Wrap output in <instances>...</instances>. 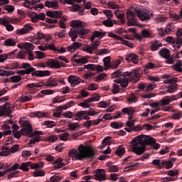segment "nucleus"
Here are the masks:
<instances>
[{
    "label": "nucleus",
    "mask_w": 182,
    "mask_h": 182,
    "mask_svg": "<svg viewBox=\"0 0 182 182\" xmlns=\"http://www.w3.org/2000/svg\"><path fill=\"white\" fill-rule=\"evenodd\" d=\"M181 36H182V28H179L176 32V45L173 46V49L175 50H177V49H180V48H181V45H182Z\"/></svg>",
    "instance_id": "obj_15"
},
{
    "label": "nucleus",
    "mask_w": 182,
    "mask_h": 182,
    "mask_svg": "<svg viewBox=\"0 0 182 182\" xmlns=\"http://www.w3.org/2000/svg\"><path fill=\"white\" fill-rule=\"evenodd\" d=\"M29 166H31V162H23L21 164V166L19 167V170H22L23 171H29Z\"/></svg>",
    "instance_id": "obj_35"
},
{
    "label": "nucleus",
    "mask_w": 182,
    "mask_h": 182,
    "mask_svg": "<svg viewBox=\"0 0 182 182\" xmlns=\"http://www.w3.org/2000/svg\"><path fill=\"white\" fill-rule=\"evenodd\" d=\"M102 23L107 28H112V26H113V21H112V18H107V19L105 20Z\"/></svg>",
    "instance_id": "obj_44"
},
{
    "label": "nucleus",
    "mask_w": 182,
    "mask_h": 182,
    "mask_svg": "<svg viewBox=\"0 0 182 182\" xmlns=\"http://www.w3.org/2000/svg\"><path fill=\"white\" fill-rule=\"evenodd\" d=\"M125 60L129 63L132 62L135 65H137L140 60L139 59V56L133 53H128L125 55Z\"/></svg>",
    "instance_id": "obj_16"
},
{
    "label": "nucleus",
    "mask_w": 182,
    "mask_h": 182,
    "mask_svg": "<svg viewBox=\"0 0 182 182\" xmlns=\"http://www.w3.org/2000/svg\"><path fill=\"white\" fill-rule=\"evenodd\" d=\"M74 9L75 11H77L78 14H80V16L85 15V8L80 6V5L79 4L74 5Z\"/></svg>",
    "instance_id": "obj_40"
},
{
    "label": "nucleus",
    "mask_w": 182,
    "mask_h": 182,
    "mask_svg": "<svg viewBox=\"0 0 182 182\" xmlns=\"http://www.w3.org/2000/svg\"><path fill=\"white\" fill-rule=\"evenodd\" d=\"M103 14L108 18H113V11L112 10H103Z\"/></svg>",
    "instance_id": "obj_60"
},
{
    "label": "nucleus",
    "mask_w": 182,
    "mask_h": 182,
    "mask_svg": "<svg viewBox=\"0 0 182 182\" xmlns=\"http://www.w3.org/2000/svg\"><path fill=\"white\" fill-rule=\"evenodd\" d=\"M85 69H87L88 70L95 71L97 70V72H103L105 68L100 65H95V64H88L85 65L84 67H81L78 68V70L80 72L85 70Z\"/></svg>",
    "instance_id": "obj_11"
},
{
    "label": "nucleus",
    "mask_w": 182,
    "mask_h": 182,
    "mask_svg": "<svg viewBox=\"0 0 182 182\" xmlns=\"http://www.w3.org/2000/svg\"><path fill=\"white\" fill-rule=\"evenodd\" d=\"M18 21L16 18H12L11 17H4L0 18L1 25H8L10 23H16Z\"/></svg>",
    "instance_id": "obj_21"
},
{
    "label": "nucleus",
    "mask_w": 182,
    "mask_h": 182,
    "mask_svg": "<svg viewBox=\"0 0 182 182\" xmlns=\"http://www.w3.org/2000/svg\"><path fill=\"white\" fill-rule=\"evenodd\" d=\"M33 31V27L29 24L26 23L22 28H18L16 31V35H26V33H30Z\"/></svg>",
    "instance_id": "obj_12"
},
{
    "label": "nucleus",
    "mask_w": 182,
    "mask_h": 182,
    "mask_svg": "<svg viewBox=\"0 0 182 182\" xmlns=\"http://www.w3.org/2000/svg\"><path fill=\"white\" fill-rule=\"evenodd\" d=\"M100 100V95L96 94L94 97L87 99V102L92 103L93 102H99Z\"/></svg>",
    "instance_id": "obj_48"
},
{
    "label": "nucleus",
    "mask_w": 182,
    "mask_h": 182,
    "mask_svg": "<svg viewBox=\"0 0 182 182\" xmlns=\"http://www.w3.org/2000/svg\"><path fill=\"white\" fill-rule=\"evenodd\" d=\"M44 124L47 126V127L52 128L56 126V122L48 120L44 122Z\"/></svg>",
    "instance_id": "obj_59"
},
{
    "label": "nucleus",
    "mask_w": 182,
    "mask_h": 182,
    "mask_svg": "<svg viewBox=\"0 0 182 182\" xmlns=\"http://www.w3.org/2000/svg\"><path fill=\"white\" fill-rule=\"evenodd\" d=\"M41 141V136H37L30 140L29 144H35V143H39Z\"/></svg>",
    "instance_id": "obj_62"
},
{
    "label": "nucleus",
    "mask_w": 182,
    "mask_h": 182,
    "mask_svg": "<svg viewBox=\"0 0 182 182\" xmlns=\"http://www.w3.org/2000/svg\"><path fill=\"white\" fill-rule=\"evenodd\" d=\"M4 11H7V12L11 13V12H14V11H15V6H11V5L4 6Z\"/></svg>",
    "instance_id": "obj_63"
},
{
    "label": "nucleus",
    "mask_w": 182,
    "mask_h": 182,
    "mask_svg": "<svg viewBox=\"0 0 182 182\" xmlns=\"http://www.w3.org/2000/svg\"><path fill=\"white\" fill-rule=\"evenodd\" d=\"M58 140V136L56 135L51 134L46 138V141H50V143H55Z\"/></svg>",
    "instance_id": "obj_49"
},
{
    "label": "nucleus",
    "mask_w": 182,
    "mask_h": 182,
    "mask_svg": "<svg viewBox=\"0 0 182 182\" xmlns=\"http://www.w3.org/2000/svg\"><path fill=\"white\" fill-rule=\"evenodd\" d=\"M19 123L21 126L23 127V136H42L43 135V132L41 131H35L33 132V129H32V125L28 120H22L20 119Z\"/></svg>",
    "instance_id": "obj_9"
},
{
    "label": "nucleus",
    "mask_w": 182,
    "mask_h": 182,
    "mask_svg": "<svg viewBox=\"0 0 182 182\" xmlns=\"http://www.w3.org/2000/svg\"><path fill=\"white\" fill-rule=\"evenodd\" d=\"M5 46H15L16 45V41L13 38H8L4 41Z\"/></svg>",
    "instance_id": "obj_41"
},
{
    "label": "nucleus",
    "mask_w": 182,
    "mask_h": 182,
    "mask_svg": "<svg viewBox=\"0 0 182 182\" xmlns=\"http://www.w3.org/2000/svg\"><path fill=\"white\" fill-rule=\"evenodd\" d=\"M19 164H14L11 168H7L6 171H0V177H2V176H5L6 173L11 172V171H15V170L19 169Z\"/></svg>",
    "instance_id": "obj_27"
},
{
    "label": "nucleus",
    "mask_w": 182,
    "mask_h": 182,
    "mask_svg": "<svg viewBox=\"0 0 182 182\" xmlns=\"http://www.w3.org/2000/svg\"><path fill=\"white\" fill-rule=\"evenodd\" d=\"M23 48H24L26 52H32L35 49V46L31 43H25L23 44Z\"/></svg>",
    "instance_id": "obj_34"
},
{
    "label": "nucleus",
    "mask_w": 182,
    "mask_h": 182,
    "mask_svg": "<svg viewBox=\"0 0 182 182\" xmlns=\"http://www.w3.org/2000/svg\"><path fill=\"white\" fill-rule=\"evenodd\" d=\"M161 164L162 167H165V168H166V170H168L173 167V164L171 161L164 160L161 161Z\"/></svg>",
    "instance_id": "obj_33"
},
{
    "label": "nucleus",
    "mask_w": 182,
    "mask_h": 182,
    "mask_svg": "<svg viewBox=\"0 0 182 182\" xmlns=\"http://www.w3.org/2000/svg\"><path fill=\"white\" fill-rule=\"evenodd\" d=\"M68 80L70 85H73V86H76V85H79L80 82H82V79L77 76L70 75L68 77Z\"/></svg>",
    "instance_id": "obj_23"
},
{
    "label": "nucleus",
    "mask_w": 182,
    "mask_h": 182,
    "mask_svg": "<svg viewBox=\"0 0 182 182\" xmlns=\"http://www.w3.org/2000/svg\"><path fill=\"white\" fill-rule=\"evenodd\" d=\"M10 80L13 83H16L17 82H21V80H22V77L21 75H14L10 77Z\"/></svg>",
    "instance_id": "obj_52"
},
{
    "label": "nucleus",
    "mask_w": 182,
    "mask_h": 182,
    "mask_svg": "<svg viewBox=\"0 0 182 182\" xmlns=\"http://www.w3.org/2000/svg\"><path fill=\"white\" fill-rule=\"evenodd\" d=\"M46 86H48V87H56V86H58V82H56L55 78H49L46 82Z\"/></svg>",
    "instance_id": "obj_32"
},
{
    "label": "nucleus",
    "mask_w": 182,
    "mask_h": 182,
    "mask_svg": "<svg viewBox=\"0 0 182 182\" xmlns=\"http://www.w3.org/2000/svg\"><path fill=\"white\" fill-rule=\"evenodd\" d=\"M143 141V135H139L131 141V144L134 146L132 147L133 153L138 156H141L146 151V146H152L155 150L160 149V144L156 143V139L153 137L146 136Z\"/></svg>",
    "instance_id": "obj_2"
},
{
    "label": "nucleus",
    "mask_w": 182,
    "mask_h": 182,
    "mask_svg": "<svg viewBox=\"0 0 182 182\" xmlns=\"http://www.w3.org/2000/svg\"><path fill=\"white\" fill-rule=\"evenodd\" d=\"M68 156L72 160H93L96 156V153L93 149H89L88 146H85L83 144H80L77 149H73L68 152Z\"/></svg>",
    "instance_id": "obj_3"
},
{
    "label": "nucleus",
    "mask_w": 182,
    "mask_h": 182,
    "mask_svg": "<svg viewBox=\"0 0 182 182\" xmlns=\"http://www.w3.org/2000/svg\"><path fill=\"white\" fill-rule=\"evenodd\" d=\"M140 19V21H149L150 18L153 16V14L149 11H141L139 9H135V13L132 11V10L128 9L127 11V26H136L137 23L136 22V18Z\"/></svg>",
    "instance_id": "obj_6"
},
{
    "label": "nucleus",
    "mask_w": 182,
    "mask_h": 182,
    "mask_svg": "<svg viewBox=\"0 0 182 182\" xmlns=\"http://www.w3.org/2000/svg\"><path fill=\"white\" fill-rule=\"evenodd\" d=\"M26 87H28V89H31V90H36L37 87H42V85L38 83H31L28 84Z\"/></svg>",
    "instance_id": "obj_47"
},
{
    "label": "nucleus",
    "mask_w": 182,
    "mask_h": 182,
    "mask_svg": "<svg viewBox=\"0 0 182 182\" xmlns=\"http://www.w3.org/2000/svg\"><path fill=\"white\" fill-rule=\"evenodd\" d=\"M141 34L143 38H150L151 36V33L149 30H142Z\"/></svg>",
    "instance_id": "obj_64"
},
{
    "label": "nucleus",
    "mask_w": 182,
    "mask_h": 182,
    "mask_svg": "<svg viewBox=\"0 0 182 182\" xmlns=\"http://www.w3.org/2000/svg\"><path fill=\"white\" fill-rule=\"evenodd\" d=\"M111 127H112V129H122L123 124H122V122L117 123V122H114L111 123Z\"/></svg>",
    "instance_id": "obj_55"
},
{
    "label": "nucleus",
    "mask_w": 182,
    "mask_h": 182,
    "mask_svg": "<svg viewBox=\"0 0 182 182\" xmlns=\"http://www.w3.org/2000/svg\"><path fill=\"white\" fill-rule=\"evenodd\" d=\"M14 2H18L19 0H13ZM41 0H26L23 3V6L26 8H28V9H32V7L33 5H36L38 2H40Z\"/></svg>",
    "instance_id": "obj_20"
},
{
    "label": "nucleus",
    "mask_w": 182,
    "mask_h": 182,
    "mask_svg": "<svg viewBox=\"0 0 182 182\" xmlns=\"http://www.w3.org/2000/svg\"><path fill=\"white\" fill-rule=\"evenodd\" d=\"M124 60L123 57H119V59L114 61V63H112V68L111 69H117L119 67V65L122 63V61Z\"/></svg>",
    "instance_id": "obj_42"
},
{
    "label": "nucleus",
    "mask_w": 182,
    "mask_h": 182,
    "mask_svg": "<svg viewBox=\"0 0 182 182\" xmlns=\"http://www.w3.org/2000/svg\"><path fill=\"white\" fill-rule=\"evenodd\" d=\"M13 69H24L17 71V75L23 76L25 75H32V76H37V77H45L46 76H50V70H36L33 67L31 66V64L28 63H21V66H19V63H16Z\"/></svg>",
    "instance_id": "obj_4"
},
{
    "label": "nucleus",
    "mask_w": 182,
    "mask_h": 182,
    "mask_svg": "<svg viewBox=\"0 0 182 182\" xmlns=\"http://www.w3.org/2000/svg\"><path fill=\"white\" fill-rule=\"evenodd\" d=\"M82 46V43L79 42H74L71 46L67 47L68 52H75Z\"/></svg>",
    "instance_id": "obj_28"
},
{
    "label": "nucleus",
    "mask_w": 182,
    "mask_h": 182,
    "mask_svg": "<svg viewBox=\"0 0 182 182\" xmlns=\"http://www.w3.org/2000/svg\"><path fill=\"white\" fill-rule=\"evenodd\" d=\"M121 41L122 45H124L125 46H128L129 48H133L134 46L133 43H130V41L127 40H124L123 38Z\"/></svg>",
    "instance_id": "obj_57"
},
{
    "label": "nucleus",
    "mask_w": 182,
    "mask_h": 182,
    "mask_svg": "<svg viewBox=\"0 0 182 182\" xmlns=\"http://www.w3.org/2000/svg\"><path fill=\"white\" fill-rule=\"evenodd\" d=\"M168 176H170L171 177H176L178 176V170H169L167 173Z\"/></svg>",
    "instance_id": "obj_61"
},
{
    "label": "nucleus",
    "mask_w": 182,
    "mask_h": 182,
    "mask_svg": "<svg viewBox=\"0 0 182 182\" xmlns=\"http://www.w3.org/2000/svg\"><path fill=\"white\" fill-rule=\"evenodd\" d=\"M114 14L118 19H122V18H124V14L122 12V11L117 9L114 11Z\"/></svg>",
    "instance_id": "obj_54"
},
{
    "label": "nucleus",
    "mask_w": 182,
    "mask_h": 182,
    "mask_svg": "<svg viewBox=\"0 0 182 182\" xmlns=\"http://www.w3.org/2000/svg\"><path fill=\"white\" fill-rule=\"evenodd\" d=\"M174 100H177L176 95L166 96L160 100L161 107H164V106L170 105V103L174 102Z\"/></svg>",
    "instance_id": "obj_14"
},
{
    "label": "nucleus",
    "mask_w": 182,
    "mask_h": 182,
    "mask_svg": "<svg viewBox=\"0 0 182 182\" xmlns=\"http://www.w3.org/2000/svg\"><path fill=\"white\" fill-rule=\"evenodd\" d=\"M53 165L55 170H56L58 168H62L65 167V166H66V164L63 162V159L62 158H58L54 161Z\"/></svg>",
    "instance_id": "obj_26"
},
{
    "label": "nucleus",
    "mask_w": 182,
    "mask_h": 182,
    "mask_svg": "<svg viewBox=\"0 0 182 182\" xmlns=\"http://www.w3.org/2000/svg\"><path fill=\"white\" fill-rule=\"evenodd\" d=\"M87 56L83 57L75 54L72 58V61L75 62V63H78L79 65H83L84 63H87Z\"/></svg>",
    "instance_id": "obj_18"
},
{
    "label": "nucleus",
    "mask_w": 182,
    "mask_h": 182,
    "mask_svg": "<svg viewBox=\"0 0 182 182\" xmlns=\"http://www.w3.org/2000/svg\"><path fill=\"white\" fill-rule=\"evenodd\" d=\"M31 117H38V119H44V117H48L46 113L41 111H36L31 114Z\"/></svg>",
    "instance_id": "obj_30"
},
{
    "label": "nucleus",
    "mask_w": 182,
    "mask_h": 182,
    "mask_svg": "<svg viewBox=\"0 0 182 182\" xmlns=\"http://www.w3.org/2000/svg\"><path fill=\"white\" fill-rule=\"evenodd\" d=\"M12 109H11V104L6 102L4 105H0V116H5V114H11Z\"/></svg>",
    "instance_id": "obj_13"
},
{
    "label": "nucleus",
    "mask_w": 182,
    "mask_h": 182,
    "mask_svg": "<svg viewBox=\"0 0 182 182\" xmlns=\"http://www.w3.org/2000/svg\"><path fill=\"white\" fill-rule=\"evenodd\" d=\"M177 80H178V79L177 77H173L170 79H167L165 81V83H168V84H171V85H176V83H177Z\"/></svg>",
    "instance_id": "obj_56"
},
{
    "label": "nucleus",
    "mask_w": 182,
    "mask_h": 182,
    "mask_svg": "<svg viewBox=\"0 0 182 182\" xmlns=\"http://www.w3.org/2000/svg\"><path fill=\"white\" fill-rule=\"evenodd\" d=\"M159 53L160 56H161V58H164V59H166V63H174V59L173 58V55L171 56V55H170V50L168 49L164 48L159 50Z\"/></svg>",
    "instance_id": "obj_10"
},
{
    "label": "nucleus",
    "mask_w": 182,
    "mask_h": 182,
    "mask_svg": "<svg viewBox=\"0 0 182 182\" xmlns=\"http://www.w3.org/2000/svg\"><path fill=\"white\" fill-rule=\"evenodd\" d=\"M107 5H108L109 9H119L120 8L119 4H117L113 1H109L107 3Z\"/></svg>",
    "instance_id": "obj_45"
},
{
    "label": "nucleus",
    "mask_w": 182,
    "mask_h": 182,
    "mask_svg": "<svg viewBox=\"0 0 182 182\" xmlns=\"http://www.w3.org/2000/svg\"><path fill=\"white\" fill-rule=\"evenodd\" d=\"M182 63L181 61H178L176 64L173 65V68L174 70L177 72H182Z\"/></svg>",
    "instance_id": "obj_43"
},
{
    "label": "nucleus",
    "mask_w": 182,
    "mask_h": 182,
    "mask_svg": "<svg viewBox=\"0 0 182 182\" xmlns=\"http://www.w3.org/2000/svg\"><path fill=\"white\" fill-rule=\"evenodd\" d=\"M105 35H106V32H100V31H95L92 33V36L90 38V41L92 42L91 46H87L86 48H83L84 52H87V53L93 55V50H96V49H97V46L100 45V42L95 41V38H103Z\"/></svg>",
    "instance_id": "obj_8"
},
{
    "label": "nucleus",
    "mask_w": 182,
    "mask_h": 182,
    "mask_svg": "<svg viewBox=\"0 0 182 182\" xmlns=\"http://www.w3.org/2000/svg\"><path fill=\"white\" fill-rule=\"evenodd\" d=\"M154 68H156V64L153 63H148L144 68V72L147 75V73H149V69H154Z\"/></svg>",
    "instance_id": "obj_37"
},
{
    "label": "nucleus",
    "mask_w": 182,
    "mask_h": 182,
    "mask_svg": "<svg viewBox=\"0 0 182 182\" xmlns=\"http://www.w3.org/2000/svg\"><path fill=\"white\" fill-rule=\"evenodd\" d=\"M157 86L156 82H153L151 83H146V92H151V90H154V88Z\"/></svg>",
    "instance_id": "obj_50"
},
{
    "label": "nucleus",
    "mask_w": 182,
    "mask_h": 182,
    "mask_svg": "<svg viewBox=\"0 0 182 182\" xmlns=\"http://www.w3.org/2000/svg\"><path fill=\"white\" fill-rule=\"evenodd\" d=\"M8 153H11V149L4 146L2 147V151L0 152V156H8Z\"/></svg>",
    "instance_id": "obj_46"
},
{
    "label": "nucleus",
    "mask_w": 182,
    "mask_h": 182,
    "mask_svg": "<svg viewBox=\"0 0 182 182\" xmlns=\"http://www.w3.org/2000/svg\"><path fill=\"white\" fill-rule=\"evenodd\" d=\"M53 93H55L53 90H43L38 94V97H43L42 95H53Z\"/></svg>",
    "instance_id": "obj_36"
},
{
    "label": "nucleus",
    "mask_w": 182,
    "mask_h": 182,
    "mask_svg": "<svg viewBox=\"0 0 182 182\" xmlns=\"http://www.w3.org/2000/svg\"><path fill=\"white\" fill-rule=\"evenodd\" d=\"M117 156H123V154H124V153H126L125 149L119 146V148L117 149L116 151H115Z\"/></svg>",
    "instance_id": "obj_51"
},
{
    "label": "nucleus",
    "mask_w": 182,
    "mask_h": 182,
    "mask_svg": "<svg viewBox=\"0 0 182 182\" xmlns=\"http://www.w3.org/2000/svg\"><path fill=\"white\" fill-rule=\"evenodd\" d=\"M95 173V180H98V181H103L104 180H106L105 169H97Z\"/></svg>",
    "instance_id": "obj_19"
},
{
    "label": "nucleus",
    "mask_w": 182,
    "mask_h": 182,
    "mask_svg": "<svg viewBox=\"0 0 182 182\" xmlns=\"http://www.w3.org/2000/svg\"><path fill=\"white\" fill-rule=\"evenodd\" d=\"M12 75H15V72L14 71H7L3 69H0V76H12Z\"/></svg>",
    "instance_id": "obj_39"
},
{
    "label": "nucleus",
    "mask_w": 182,
    "mask_h": 182,
    "mask_svg": "<svg viewBox=\"0 0 182 182\" xmlns=\"http://www.w3.org/2000/svg\"><path fill=\"white\" fill-rule=\"evenodd\" d=\"M161 46H163V44L159 41H156L151 45V49L153 52H156V50H158L159 48H161Z\"/></svg>",
    "instance_id": "obj_38"
},
{
    "label": "nucleus",
    "mask_w": 182,
    "mask_h": 182,
    "mask_svg": "<svg viewBox=\"0 0 182 182\" xmlns=\"http://www.w3.org/2000/svg\"><path fill=\"white\" fill-rule=\"evenodd\" d=\"M45 6L47 8H53V9H59V2L57 0H54L52 1H46Z\"/></svg>",
    "instance_id": "obj_25"
},
{
    "label": "nucleus",
    "mask_w": 182,
    "mask_h": 182,
    "mask_svg": "<svg viewBox=\"0 0 182 182\" xmlns=\"http://www.w3.org/2000/svg\"><path fill=\"white\" fill-rule=\"evenodd\" d=\"M46 18V15L45 14V13H40L39 14H36L35 16L31 18V21L32 22L36 23L39 21H45Z\"/></svg>",
    "instance_id": "obj_24"
},
{
    "label": "nucleus",
    "mask_w": 182,
    "mask_h": 182,
    "mask_svg": "<svg viewBox=\"0 0 182 182\" xmlns=\"http://www.w3.org/2000/svg\"><path fill=\"white\" fill-rule=\"evenodd\" d=\"M129 103H136L137 102V97H136V95L134 93H132L131 96L128 98Z\"/></svg>",
    "instance_id": "obj_58"
},
{
    "label": "nucleus",
    "mask_w": 182,
    "mask_h": 182,
    "mask_svg": "<svg viewBox=\"0 0 182 182\" xmlns=\"http://www.w3.org/2000/svg\"><path fill=\"white\" fill-rule=\"evenodd\" d=\"M47 16L49 18H54L55 19H59V18H62V11H48L46 12Z\"/></svg>",
    "instance_id": "obj_22"
},
{
    "label": "nucleus",
    "mask_w": 182,
    "mask_h": 182,
    "mask_svg": "<svg viewBox=\"0 0 182 182\" xmlns=\"http://www.w3.org/2000/svg\"><path fill=\"white\" fill-rule=\"evenodd\" d=\"M107 106H110V100L109 102L101 101L98 103V107H103L104 109H106Z\"/></svg>",
    "instance_id": "obj_53"
},
{
    "label": "nucleus",
    "mask_w": 182,
    "mask_h": 182,
    "mask_svg": "<svg viewBox=\"0 0 182 182\" xmlns=\"http://www.w3.org/2000/svg\"><path fill=\"white\" fill-rule=\"evenodd\" d=\"M47 65L51 68H55V69H60V68H66V64L64 63H59L58 60H49L47 62Z\"/></svg>",
    "instance_id": "obj_17"
},
{
    "label": "nucleus",
    "mask_w": 182,
    "mask_h": 182,
    "mask_svg": "<svg viewBox=\"0 0 182 182\" xmlns=\"http://www.w3.org/2000/svg\"><path fill=\"white\" fill-rule=\"evenodd\" d=\"M122 114H134V108L133 107H124L121 110Z\"/></svg>",
    "instance_id": "obj_31"
},
{
    "label": "nucleus",
    "mask_w": 182,
    "mask_h": 182,
    "mask_svg": "<svg viewBox=\"0 0 182 182\" xmlns=\"http://www.w3.org/2000/svg\"><path fill=\"white\" fill-rule=\"evenodd\" d=\"M112 58H110V56H107L103 58V62H104V66L105 68H104L105 70H109V69H112V63L110 62V60Z\"/></svg>",
    "instance_id": "obj_29"
},
{
    "label": "nucleus",
    "mask_w": 182,
    "mask_h": 182,
    "mask_svg": "<svg viewBox=\"0 0 182 182\" xmlns=\"http://www.w3.org/2000/svg\"><path fill=\"white\" fill-rule=\"evenodd\" d=\"M70 26H72V28L70 29L68 36L71 38L72 42H75L78 36L83 38L84 35L89 33V31L84 28L86 24H84L80 20L72 21Z\"/></svg>",
    "instance_id": "obj_5"
},
{
    "label": "nucleus",
    "mask_w": 182,
    "mask_h": 182,
    "mask_svg": "<svg viewBox=\"0 0 182 182\" xmlns=\"http://www.w3.org/2000/svg\"><path fill=\"white\" fill-rule=\"evenodd\" d=\"M112 79L120 77L119 79L114 80L115 83H119L122 87H127L129 82L137 83L140 80V69L136 68L130 72L126 71L124 73L122 70H118L112 73Z\"/></svg>",
    "instance_id": "obj_1"
},
{
    "label": "nucleus",
    "mask_w": 182,
    "mask_h": 182,
    "mask_svg": "<svg viewBox=\"0 0 182 182\" xmlns=\"http://www.w3.org/2000/svg\"><path fill=\"white\" fill-rule=\"evenodd\" d=\"M96 114V111L95 109L91 110H85V111H80L75 114L70 111L65 112L63 114L64 117H67L68 119H73L75 117V120H77V122H81L82 120H90L89 116H95Z\"/></svg>",
    "instance_id": "obj_7"
}]
</instances>
